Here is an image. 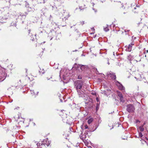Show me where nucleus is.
Instances as JSON below:
<instances>
[{"label": "nucleus", "instance_id": "1", "mask_svg": "<svg viewBox=\"0 0 148 148\" xmlns=\"http://www.w3.org/2000/svg\"><path fill=\"white\" fill-rule=\"evenodd\" d=\"M75 86L76 89L80 97H82L83 95V93L81 94L80 90L79 89H80L82 87L83 85V82L81 80H78L75 82Z\"/></svg>", "mask_w": 148, "mask_h": 148}, {"label": "nucleus", "instance_id": "2", "mask_svg": "<svg viewBox=\"0 0 148 148\" xmlns=\"http://www.w3.org/2000/svg\"><path fill=\"white\" fill-rule=\"evenodd\" d=\"M134 109V108L132 105L130 104L127 106V110L129 112H133Z\"/></svg>", "mask_w": 148, "mask_h": 148}, {"label": "nucleus", "instance_id": "3", "mask_svg": "<svg viewBox=\"0 0 148 148\" xmlns=\"http://www.w3.org/2000/svg\"><path fill=\"white\" fill-rule=\"evenodd\" d=\"M107 76L108 77L111 78L113 80L115 79L116 78L115 75L111 71L107 73Z\"/></svg>", "mask_w": 148, "mask_h": 148}, {"label": "nucleus", "instance_id": "4", "mask_svg": "<svg viewBox=\"0 0 148 148\" xmlns=\"http://www.w3.org/2000/svg\"><path fill=\"white\" fill-rule=\"evenodd\" d=\"M115 83L116 85L119 87V89L121 90H123L124 89V88L123 85L118 82L116 81L115 82Z\"/></svg>", "mask_w": 148, "mask_h": 148}, {"label": "nucleus", "instance_id": "5", "mask_svg": "<svg viewBox=\"0 0 148 148\" xmlns=\"http://www.w3.org/2000/svg\"><path fill=\"white\" fill-rule=\"evenodd\" d=\"M134 45V44L133 42H132L131 44L129 45L127 50L129 52H130L132 50V46Z\"/></svg>", "mask_w": 148, "mask_h": 148}, {"label": "nucleus", "instance_id": "6", "mask_svg": "<svg viewBox=\"0 0 148 148\" xmlns=\"http://www.w3.org/2000/svg\"><path fill=\"white\" fill-rule=\"evenodd\" d=\"M145 124V123H144V124L142 126H140L138 128H137V130L139 132V131H140L141 132H143V131L144 130V128L143 127V125Z\"/></svg>", "mask_w": 148, "mask_h": 148}, {"label": "nucleus", "instance_id": "7", "mask_svg": "<svg viewBox=\"0 0 148 148\" xmlns=\"http://www.w3.org/2000/svg\"><path fill=\"white\" fill-rule=\"evenodd\" d=\"M63 16H64V19L65 20H66L69 16V14L67 12H64V14L63 15Z\"/></svg>", "mask_w": 148, "mask_h": 148}, {"label": "nucleus", "instance_id": "8", "mask_svg": "<svg viewBox=\"0 0 148 148\" xmlns=\"http://www.w3.org/2000/svg\"><path fill=\"white\" fill-rule=\"evenodd\" d=\"M93 119L92 118L90 119H88V124H90L93 121Z\"/></svg>", "mask_w": 148, "mask_h": 148}, {"label": "nucleus", "instance_id": "9", "mask_svg": "<svg viewBox=\"0 0 148 148\" xmlns=\"http://www.w3.org/2000/svg\"><path fill=\"white\" fill-rule=\"evenodd\" d=\"M85 68L86 66L83 65H81L80 67L81 69L82 70H84L85 69Z\"/></svg>", "mask_w": 148, "mask_h": 148}, {"label": "nucleus", "instance_id": "10", "mask_svg": "<svg viewBox=\"0 0 148 148\" xmlns=\"http://www.w3.org/2000/svg\"><path fill=\"white\" fill-rule=\"evenodd\" d=\"M103 29L106 32L108 31L109 30V29L108 28V26H107L105 27H104Z\"/></svg>", "mask_w": 148, "mask_h": 148}, {"label": "nucleus", "instance_id": "11", "mask_svg": "<svg viewBox=\"0 0 148 148\" xmlns=\"http://www.w3.org/2000/svg\"><path fill=\"white\" fill-rule=\"evenodd\" d=\"M99 108V105L98 104H97L96 107V110H97Z\"/></svg>", "mask_w": 148, "mask_h": 148}, {"label": "nucleus", "instance_id": "12", "mask_svg": "<svg viewBox=\"0 0 148 148\" xmlns=\"http://www.w3.org/2000/svg\"><path fill=\"white\" fill-rule=\"evenodd\" d=\"M120 100L121 101L123 102L124 101V100L123 99V97H121L120 98Z\"/></svg>", "mask_w": 148, "mask_h": 148}, {"label": "nucleus", "instance_id": "13", "mask_svg": "<svg viewBox=\"0 0 148 148\" xmlns=\"http://www.w3.org/2000/svg\"><path fill=\"white\" fill-rule=\"evenodd\" d=\"M31 93L33 95H35L36 94L34 92V90H31Z\"/></svg>", "mask_w": 148, "mask_h": 148}, {"label": "nucleus", "instance_id": "14", "mask_svg": "<svg viewBox=\"0 0 148 148\" xmlns=\"http://www.w3.org/2000/svg\"><path fill=\"white\" fill-rule=\"evenodd\" d=\"M119 97L120 98L123 97L122 95L120 93H119L118 95Z\"/></svg>", "mask_w": 148, "mask_h": 148}, {"label": "nucleus", "instance_id": "15", "mask_svg": "<svg viewBox=\"0 0 148 148\" xmlns=\"http://www.w3.org/2000/svg\"><path fill=\"white\" fill-rule=\"evenodd\" d=\"M139 136L140 137H142L143 134L141 132H140L139 133Z\"/></svg>", "mask_w": 148, "mask_h": 148}, {"label": "nucleus", "instance_id": "16", "mask_svg": "<svg viewBox=\"0 0 148 148\" xmlns=\"http://www.w3.org/2000/svg\"><path fill=\"white\" fill-rule=\"evenodd\" d=\"M37 145L38 146H40V145H42V143H37Z\"/></svg>", "mask_w": 148, "mask_h": 148}, {"label": "nucleus", "instance_id": "17", "mask_svg": "<svg viewBox=\"0 0 148 148\" xmlns=\"http://www.w3.org/2000/svg\"><path fill=\"white\" fill-rule=\"evenodd\" d=\"M88 127L87 125H85V129H88Z\"/></svg>", "mask_w": 148, "mask_h": 148}, {"label": "nucleus", "instance_id": "18", "mask_svg": "<svg viewBox=\"0 0 148 148\" xmlns=\"http://www.w3.org/2000/svg\"><path fill=\"white\" fill-rule=\"evenodd\" d=\"M78 79H82V77H81L80 76H78Z\"/></svg>", "mask_w": 148, "mask_h": 148}, {"label": "nucleus", "instance_id": "19", "mask_svg": "<svg viewBox=\"0 0 148 148\" xmlns=\"http://www.w3.org/2000/svg\"><path fill=\"white\" fill-rule=\"evenodd\" d=\"M129 31V30H125V32H128Z\"/></svg>", "mask_w": 148, "mask_h": 148}, {"label": "nucleus", "instance_id": "20", "mask_svg": "<svg viewBox=\"0 0 148 148\" xmlns=\"http://www.w3.org/2000/svg\"><path fill=\"white\" fill-rule=\"evenodd\" d=\"M96 100L97 101H99V99L97 98H96Z\"/></svg>", "mask_w": 148, "mask_h": 148}, {"label": "nucleus", "instance_id": "21", "mask_svg": "<svg viewBox=\"0 0 148 148\" xmlns=\"http://www.w3.org/2000/svg\"><path fill=\"white\" fill-rule=\"evenodd\" d=\"M146 53H148V50H147L146 51Z\"/></svg>", "mask_w": 148, "mask_h": 148}, {"label": "nucleus", "instance_id": "22", "mask_svg": "<svg viewBox=\"0 0 148 148\" xmlns=\"http://www.w3.org/2000/svg\"><path fill=\"white\" fill-rule=\"evenodd\" d=\"M146 139L148 140V138H147V137L145 138Z\"/></svg>", "mask_w": 148, "mask_h": 148}, {"label": "nucleus", "instance_id": "23", "mask_svg": "<svg viewBox=\"0 0 148 148\" xmlns=\"http://www.w3.org/2000/svg\"><path fill=\"white\" fill-rule=\"evenodd\" d=\"M143 140V141H144V142H146V141L145 140Z\"/></svg>", "mask_w": 148, "mask_h": 148}, {"label": "nucleus", "instance_id": "24", "mask_svg": "<svg viewBox=\"0 0 148 148\" xmlns=\"http://www.w3.org/2000/svg\"><path fill=\"white\" fill-rule=\"evenodd\" d=\"M45 3V0H44L43 3Z\"/></svg>", "mask_w": 148, "mask_h": 148}, {"label": "nucleus", "instance_id": "25", "mask_svg": "<svg viewBox=\"0 0 148 148\" xmlns=\"http://www.w3.org/2000/svg\"><path fill=\"white\" fill-rule=\"evenodd\" d=\"M79 9H81V10L82 9H81V7H79Z\"/></svg>", "mask_w": 148, "mask_h": 148}, {"label": "nucleus", "instance_id": "26", "mask_svg": "<svg viewBox=\"0 0 148 148\" xmlns=\"http://www.w3.org/2000/svg\"><path fill=\"white\" fill-rule=\"evenodd\" d=\"M136 122H137L138 121H139L138 120H136Z\"/></svg>", "mask_w": 148, "mask_h": 148}, {"label": "nucleus", "instance_id": "27", "mask_svg": "<svg viewBox=\"0 0 148 148\" xmlns=\"http://www.w3.org/2000/svg\"><path fill=\"white\" fill-rule=\"evenodd\" d=\"M37 92V93L36 94V95H37L38 94V92Z\"/></svg>", "mask_w": 148, "mask_h": 148}, {"label": "nucleus", "instance_id": "28", "mask_svg": "<svg viewBox=\"0 0 148 148\" xmlns=\"http://www.w3.org/2000/svg\"><path fill=\"white\" fill-rule=\"evenodd\" d=\"M3 79H3L2 80V81L3 80Z\"/></svg>", "mask_w": 148, "mask_h": 148}, {"label": "nucleus", "instance_id": "29", "mask_svg": "<svg viewBox=\"0 0 148 148\" xmlns=\"http://www.w3.org/2000/svg\"><path fill=\"white\" fill-rule=\"evenodd\" d=\"M3 79H3L2 80V81L3 80Z\"/></svg>", "mask_w": 148, "mask_h": 148}, {"label": "nucleus", "instance_id": "30", "mask_svg": "<svg viewBox=\"0 0 148 148\" xmlns=\"http://www.w3.org/2000/svg\"><path fill=\"white\" fill-rule=\"evenodd\" d=\"M3 79H3L2 80V81L3 80Z\"/></svg>", "mask_w": 148, "mask_h": 148}, {"label": "nucleus", "instance_id": "31", "mask_svg": "<svg viewBox=\"0 0 148 148\" xmlns=\"http://www.w3.org/2000/svg\"><path fill=\"white\" fill-rule=\"evenodd\" d=\"M145 57H146V55H145Z\"/></svg>", "mask_w": 148, "mask_h": 148}, {"label": "nucleus", "instance_id": "32", "mask_svg": "<svg viewBox=\"0 0 148 148\" xmlns=\"http://www.w3.org/2000/svg\"><path fill=\"white\" fill-rule=\"evenodd\" d=\"M147 145H148V144H147Z\"/></svg>", "mask_w": 148, "mask_h": 148}]
</instances>
